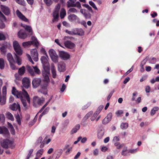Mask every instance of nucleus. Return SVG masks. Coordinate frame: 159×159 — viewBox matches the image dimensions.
Masks as SVG:
<instances>
[{"instance_id":"f257e3e1","label":"nucleus","mask_w":159,"mask_h":159,"mask_svg":"<svg viewBox=\"0 0 159 159\" xmlns=\"http://www.w3.org/2000/svg\"><path fill=\"white\" fill-rule=\"evenodd\" d=\"M12 94L17 98H20L24 107H27V102L30 103V99L27 92L23 89L22 91H18L14 87H13Z\"/></svg>"},{"instance_id":"f03ea898","label":"nucleus","mask_w":159,"mask_h":159,"mask_svg":"<svg viewBox=\"0 0 159 159\" xmlns=\"http://www.w3.org/2000/svg\"><path fill=\"white\" fill-rule=\"evenodd\" d=\"M44 70V72H43L42 75L44 78V80L46 82V84L44 85L41 86L42 90H41V92L44 94H46L47 93L46 89L48 84L50 81L48 76L49 72V69H45Z\"/></svg>"},{"instance_id":"7ed1b4c3","label":"nucleus","mask_w":159,"mask_h":159,"mask_svg":"<svg viewBox=\"0 0 159 159\" xmlns=\"http://www.w3.org/2000/svg\"><path fill=\"white\" fill-rule=\"evenodd\" d=\"M33 105L35 107H37L42 105L45 100L43 98L39 97L38 96H34L33 98Z\"/></svg>"},{"instance_id":"20e7f679","label":"nucleus","mask_w":159,"mask_h":159,"mask_svg":"<svg viewBox=\"0 0 159 159\" xmlns=\"http://www.w3.org/2000/svg\"><path fill=\"white\" fill-rule=\"evenodd\" d=\"M61 6L60 4H57L55 6L54 9L52 14L53 17L52 20V22L54 23L58 21L59 16V12L60 8Z\"/></svg>"},{"instance_id":"39448f33","label":"nucleus","mask_w":159,"mask_h":159,"mask_svg":"<svg viewBox=\"0 0 159 159\" xmlns=\"http://www.w3.org/2000/svg\"><path fill=\"white\" fill-rule=\"evenodd\" d=\"M13 45L14 50L17 56H21L23 53V51L20 45L16 41H14L13 42Z\"/></svg>"},{"instance_id":"423d86ee","label":"nucleus","mask_w":159,"mask_h":159,"mask_svg":"<svg viewBox=\"0 0 159 159\" xmlns=\"http://www.w3.org/2000/svg\"><path fill=\"white\" fill-rule=\"evenodd\" d=\"M76 1V0H69L66 3L67 7H75L78 9H80L81 7V4L79 1L75 2Z\"/></svg>"},{"instance_id":"0eeeda50","label":"nucleus","mask_w":159,"mask_h":159,"mask_svg":"<svg viewBox=\"0 0 159 159\" xmlns=\"http://www.w3.org/2000/svg\"><path fill=\"white\" fill-rule=\"evenodd\" d=\"M35 72L32 67L29 66H26V68L27 71L32 76H34L35 74L39 75L41 73V72L39 68L36 66H33Z\"/></svg>"},{"instance_id":"6e6552de","label":"nucleus","mask_w":159,"mask_h":159,"mask_svg":"<svg viewBox=\"0 0 159 159\" xmlns=\"http://www.w3.org/2000/svg\"><path fill=\"white\" fill-rule=\"evenodd\" d=\"M48 59V57L47 55L45 56H42L40 58V60L43 65V68L44 70L48 69L49 64Z\"/></svg>"},{"instance_id":"1a4fd4ad","label":"nucleus","mask_w":159,"mask_h":159,"mask_svg":"<svg viewBox=\"0 0 159 159\" xmlns=\"http://www.w3.org/2000/svg\"><path fill=\"white\" fill-rule=\"evenodd\" d=\"M49 54L53 62L57 63L58 61V57L55 51L52 49L49 51Z\"/></svg>"},{"instance_id":"9d476101","label":"nucleus","mask_w":159,"mask_h":159,"mask_svg":"<svg viewBox=\"0 0 159 159\" xmlns=\"http://www.w3.org/2000/svg\"><path fill=\"white\" fill-rule=\"evenodd\" d=\"M69 14L67 18L70 21L72 22L79 23L80 19L76 15L73 14Z\"/></svg>"},{"instance_id":"9b49d317","label":"nucleus","mask_w":159,"mask_h":159,"mask_svg":"<svg viewBox=\"0 0 159 159\" xmlns=\"http://www.w3.org/2000/svg\"><path fill=\"white\" fill-rule=\"evenodd\" d=\"M41 80L39 78H35L32 81V84L33 88H36L40 84Z\"/></svg>"},{"instance_id":"f8f14e48","label":"nucleus","mask_w":159,"mask_h":159,"mask_svg":"<svg viewBox=\"0 0 159 159\" xmlns=\"http://www.w3.org/2000/svg\"><path fill=\"white\" fill-rule=\"evenodd\" d=\"M30 52L31 56L34 60L35 61H37L38 60V54L37 49H31Z\"/></svg>"},{"instance_id":"ddd939ff","label":"nucleus","mask_w":159,"mask_h":159,"mask_svg":"<svg viewBox=\"0 0 159 159\" xmlns=\"http://www.w3.org/2000/svg\"><path fill=\"white\" fill-rule=\"evenodd\" d=\"M59 56L61 59L64 60L68 59L70 57V55L68 53L63 51L59 52Z\"/></svg>"},{"instance_id":"4468645a","label":"nucleus","mask_w":159,"mask_h":159,"mask_svg":"<svg viewBox=\"0 0 159 159\" xmlns=\"http://www.w3.org/2000/svg\"><path fill=\"white\" fill-rule=\"evenodd\" d=\"M0 8L2 11L7 16L9 15L11 12V10L8 7L2 5H0Z\"/></svg>"},{"instance_id":"2eb2a0df","label":"nucleus","mask_w":159,"mask_h":159,"mask_svg":"<svg viewBox=\"0 0 159 159\" xmlns=\"http://www.w3.org/2000/svg\"><path fill=\"white\" fill-rule=\"evenodd\" d=\"M58 70L60 72L65 71L66 70V65L63 61H61L58 63Z\"/></svg>"},{"instance_id":"dca6fc26","label":"nucleus","mask_w":159,"mask_h":159,"mask_svg":"<svg viewBox=\"0 0 159 159\" xmlns=\"http://www.w3.org/2000/svg\"><path fill=\"white\" fill-rule=\"evenodd\" d=\"M23 86L26 88H28L30 85V81L27 78H24L22 81Z\"/></svg>"},{"instance_id":"f3484780","label":"nucleus","mask_w":159,"mask_h":159,"mask_svg":"<svg viewBox=\"0 0 159 159\" xmlns=\"http://www.w3.org/2000/svg\"><path fill=\"white\" fill-rule=\"evenodd\" d=\"M16 14L18 17L22 20L26 22L29 21L28 19L26 18L18 10H16Z\"/></svg>"},{"instance_id":"a211bd4d","label":"nucleus","mask_w":159,"mask_h":159,"mask_svg":"<svg viewBox=\"0 0 159 159\" xmlns=\"http://www.w3.org/2000/svg\"><path fill=\"white\" fill-rule=\"evenodd\" d=\"M112 117V114L111 112L109 113L102 120V123L104 124L108 123L111 120Z\"/></svg>"},{"instance_id":"6ab92c4d","label":"nucleus","mask_w":159,"mask_h":159,"mask_svg":"<svg viewBox=\"0 0 159 159\" xmlns=\"http://www.w3.org/2000/svg\"><path fill=\"white\" fill-rule=\"evenodd\" d=\"M64 44L66 48L69 49H73L75 47V44L70 41L65 42Z\"/></svg>"},{"instance_id":"aec40b11","label":"nucleus","mask_w":159,"mask_h":159,"mask_svg":"<svg viewBox=\"0 0 159 159\" xmlns=\"http://www.w3.org/2000/svg\"><path fill=\"white\" fill-rule=\"evenodd\" d=\"M18 37L21 39H25L27 37V35L23 30H20L18 34Z\"/></svg>"},{"instance_id":"412c9836","label":"nucleus","mask_w":159,"mask_h":159,"mask_svg":"<svg viewBox=\"0 0 159 159\" xmlns=\"http://www.w3.org/2000/svg\"><path fill=\"white\" fill-rule=\"evenodd\" d=\"M1 134H3V135L6 137H8L9 135V133L7 129L3 126L2 127L1 130Z\"/></svg>"},{"instance_id":"4be33fe9","label":"nucleus","mask_w":159,"mask_h":159,"mask_svg":"<svg viewBox=\"0 0 159 159\" xmlns=\"http://www.w3.org/2000/svg\"><path fill=\"white\" fill-rule=\"evenodd\" d=\"M74 30L75 35L77 34L80 36H82L84 34V32L83 29L76 28Z\"/></svg>"},{"instance_id":"5701e85b","label":"nucleus","mask_w":159,"mask_h":159,"mask_svg":"<svg viewBox=\"0 0 159 159\" xmlns=\"http://www.w3.org/2000/svg\"><path fill=\"white\" fill-rule=\"evenodd\" d=\"M20 75L19 73H16L15 75V77L16 79L15 82L17 84H19V81H20L21 80L22 78Z\"/></svg>"},{"instance_id":"b1692460","label":"nucleus","mask_w":159,"mask_h":159,"mask_svg":"<svg viewBox=\"0 0 159 159\" xmlns=\"http://www.w3.org/2000/svg\"><path fill=\"white\" fill-rule=\"evenodd\" d=\"M11 110L13 111H16L18 110L19 111L20 110V107L19 105L14 103L11 105L10 107Z\"/></svg>"},{"instance_id":"393cba45","label":"nucleus","mask_w":159,"mask_h":159,"mask_svg":"<svg viewBox=\"0 0 159 159\" xmlns=\"http://www.w3.org/2000/svg\"><path fill=\"white\" fill-rule=\"evenodd\" d=\"M104 130L101 129L98 131V138L99 139H101L103 136L104 134Z\"/></svg>"},{"instance_id":"a878e982","label":"nucleus","mask_w":159,"mask_h":159,"mask_svg":"<svg viewBox=\"0 0 159 159\" xmlns=\"http://www.w3.org/2000/svg\"><path fill=\"white\" fill-rule=\"evenodd\" d=\"M7 57L8 60L9 62V63H15L14 60V59L12 56L11 54L10 53H8L7 55Z\"/></svg>"},{"instance_id":"bb28decb","label":"nucleus","mask_w":159,"mask_h":159,"mask_svg":"<svg viewBox=\"0 0 159 159\" xmlns=\"http://www.w3.org/2000/svg\"><path fill=\"white\" fill-rule=\"evenodd\" d=\"M51 70L53 78H56L57 76L56 70L55 68V66L53 64H52L51 65Z\"/></svg>"},{"instance_id":"cd10ccee","label":"nucleus","mask_w":159,"mask_h":159,"mask_svg":"<svg viewBox=\"0 0 159 159\" xmlns=\"http://www.w3.org/2000/svg\"><path fill=\"white\" fill-rule=\"evenodd\" d=\"M74 7H72L70 8L67 11L68 14H71V13H76L78 12V11Z\"/></svg>"},{"instance_id":"c85d7f7f","label":"nucleus","mask_w":159,"mask_h":159,"mask_svg":"<svg viewBox=\"0 0 159 159\" xmlns=\"http://www.w3.org/2000/svg\"><path fill=\"white\" fill-rule=\"evenodd\" d=\"M66 11L65 10L62 8L61 9L60 13V16L61 19L63 18L66 15Z\"/></svg>"},{"instance_id":"c756f323","label":"nucleus","mask_w":159,"mask_h":159,"mask_svg":"<svg viewBox=\"0 0 159 159\" xmlns=\"http://www.w3.org/2000/svg\"><path fill=\"white\" fill-rule=\"evenodd\" d=\"M80 125H77L71 130V133L72 134H74L76 133L77 131L80 129Z\"/></svg>"},{"instance_id":"7c9ffc66","label":"nucleus","mask_w":159,"mask_h":159,"mask_svg":"<svg viewBox=\"0 0 159 159\" xmlns=\"http://www.w3.org/2000/svg\"><path fill=\"white\" fill-rule=\"evenodd\" d=\"M128 126V123L126 122H122L120 125V127L122 129H126Z\"/></svg>"},{"instance_id":"2f4dec72","label":"nucleus","mask_w":159,"mask_h":159,"mask_svg":"<svg viewBox=\"0 0 159 159\" xmlns=\"http://www.w3.org/2000/svg\"><path fill=\"white\" fill-rule=\"evenodd\" d=\"M15 58L16 61V62L18 65H21V60L20 57L18 56L16 54H15Z\"/></svg>"},{"instance_id":"473e14b6","label":"nucleus","mask_w":159,"mask_h":159,"mask_svg":"<svg viewBox=\"0 0 159 159\" xmlns=\"http://www.w3.org/2000/svg\"><path fill=\"white\" fill-rule=\"evenodd\" d=\"M6 116L7 117L9 120H11L13 121L14 120V118L10 112H8L6 114Z\"/></svg>"},{"instance_id":"72a5a7b5","label":"nucleus","mask_w":159,"mask_h":159,"mask_svg":"<svg viewBox=\"0 0 159 159\" xmlns=\"http://www.w3.org/2000/svg\"><path fill=\"white\" fill-rule=\"evenodd\" d=\"M31 39L32 41L31 42L32 43V44H34L36 46H37L39 44L37 39L35 37H32Z\"/></svg>"},{"instance_id":"f704fd0d","label":"nucleus","mask_w":159,"mask_h":159,"mask_svg":"<svg viewBox=\"0 0 159 159\" xmlns=\"http://www.w3.org/2000/svg\"><path fill=\"white\" fill-rule=\"evenodd\" d=\"M22 26H23L25 30L28 31L29 33H32V29L31 26L29 25H22Z\"/></svg>"},{"instance_id":"c9c22d12","label":"nucleus","mask_w":159,"mask_h":159,"mask_svg":"<svg viewBox=\"0 0 159 159\" xmlns=\"http://www.w3.org/2000/svg\"><path fill=\"white\" fill-rule=\"evenodd\" d=\"M63 152V150L61 149H58L57 150V156L56 157L55 159H58L60 157Z\"/></svg>"},{"instance_id":"e433bc0d","label":"nucleus","mask_w":159,"mask_h":159,"mask_svg":"<svg viewBox=\"0 0 159 159\" xmlns=\"http://www.w3.org/2000/svg\"><path fill=\"white\" fill-rule=\"evenodd\" d=\"M25 68L24 66H22L18 70V73L21 75L24 74L25 72Z\"/></svg>"},{"instance_id":"4c0bfd02","label":"nucleus","mask_w":159,"mask_h":159,"mask_svg":"<svg viewBox=\"0 0 159 159\" xmlns=\"http://www.w3.org/2000/svg\"><path fill=\"white\" fill-rule=\"evenodd\" d=\"M158 109V107H157L153 108L151 110V116L154 115L155 114L156 111H157Z\"/></svg>"},{"instance_id":"58836bf2","label":"nucleus","mask_w":159,"mask_h":159,"mask_svg":"<svg viewBox=\"0 0 159 159\" xmlns=\"http://www.w3.org/2000/svg\"><path fill=\"white\" fill-rule=\"evenodd\" d=\"M31 44H32V43L31 41H28L23 42L22 44L23 46L25 48L28 47Z\"/></svg>"},{"instance_id":"ea45409f","label":"nucleus","mask_w":159,"mask_h":159,"mask_svg":"<svg viewBox=\"0 0 159 159\" xmlns=\"http://www.w3.org/2000/svg\"><path fill=\"white\" fill-rule=\"evenodd\" d=\"M93 114L92 111H90L87 113L86 115L84 116L83 118V120L85 121L86 120Z\"/></svg>"},{"instance_id":"a19ab883","label":"nucleus","mask_w":159,"mask_h":159,"mask_svg":"<svg viewBox=\"0 0 159 159\" xmlns=\"http://www.w3.org/2000/svg\"><path fill=\"white\" fill-rule=\"evenodd\" d=\"M5 66V63L3 59L2 58H0V68L1 69H4Z\"/></svg>"},{"instance_id":"79ce46f5","label":"nucleus","mask_w":159,"mask_h":159,"mask_svg":"<svg viewBox=\"0 0 159 159\" xmlns=\"http://www.w3.org/2000/svg\"><path fill=\"white\" fill-rule=\"evenodd\" d=\"M43 152V149H41L39 150L37 152L36 154V156H38L40 157L42 155Z\"/></svg>"},{"instance_id":"37998d69","label":"nucleus","mask_w":159,"mask_h":159,"mask_svg":"<svg viewBox=\"0 0 159 159\" xmlns=\"http://www.w3.org/2000/svg\"><path fill=\"white\" fill-rule=\"evenodd\" d=\"M0 50L2 53L4 54L6 52V47L5 45H3L0 48Z\"/></svg>"},{"instance_id":"c03bdc74","label":"nucleus","mask_w":159,"mask_h":159,"mask_svg":"<svg viewBox=\"0 0 159 159\" xmlns=\"http://www.w3.org/2000/svg\"><path fill=\"white\" fill-rule=\"evenodd\" d=\"M123 113V111L122 110H119L117 111L115 113L117 117L120 116Z\"/></svg>"},{"instance_id":"a18cd8bd","label":"nucleus","mask_w":159,"mask_h":159,"mask_svg":"<svg viewBox=\"0 0 159 159\" xmlns=\"http://www.w3.org/2000/svg\"><path fill=\"white\" fill-rule=\"evenodd\" d=\"M16 119V121L19 125L21 124V121L20 118V116L19 114H17L15 116Z\"/></svg>"},{"instance_id":"49530a36","label":"nucleus","mask_w":159,"mask_h":159,"mask_svg":"<svg viewBox=\"0 0 159 159\" xmlns=\"http://www.w3.org/2000/svg\"><path fill=\"white\" fill-rule=\"evenodd\" d=\"M98 115V114L96 112H95L91 118V120L92 121H94L96 119L97 116Z\"/></svg>"},{"instance_id":"de8ad7c7","label":"nucleus","mask_w":159,"mask_h":159,"mask_svg":"<svg viewBox=\"0 0 159 159\" xmlns=\"http://www.w3.org/2000/svg\"><path fill=\"white\" fill-rule=\"evenodd\" d=\"M6 38V37L3 33L0 32V40H4Z\"/></svg>"},{"instance_id":"09e8293b","label":"nucleus","mask_w":159,"mask_h":159,"mask_svg":"<svg viewBox=\"0 0 159 159\" xmlns=\"http://www.w3.org/2000/svg\"><path fill=\"white\" fill-rule=\"evenodd\" d=\"M44 1L48 6L51 5L52 2V0H44Z\"/></svg>"},{"instance_id":"8fccbe9b","label":"nucleus","mask_w":159,"mask_h":159,"mask_svg":"<svg viewBox=\"0 0 159 159\" xmlns=\"http://www.w3.org/2000/svg\"><path fill=\"white\" fill-rule=\"evenodd\" d=\"M114 145L116 147V148L118 149H120L121 148L122 146L118 142H116L114 143Z\"/></svg>"},{"instance_id":"3c124183","label":"nucleus","mask_w":159,"mask_h":159,"mask_svg":"<svg viewBox=\"0 0 159 159\" xmlns=\"http://www.w3.org/2000/svg\"><path fill=\"white\" fill-rule=\"evenodd\" d=\"M15 63H10V66L11 69L13 70H16L17 69V68L16 67V66L14 65Z\"/></svg>"},{"instance_id":"603ef678","label":"nucleus","mask_w":159,"mask_h":159,"mask_svg":"<svg viewBox=\"0 0 159 159\" xmlns=\"http://www.w3.org/2000/svg\"><path fill=\"white\" fill-rule=\"evenodd\" d=\"M2 146L5 148H7L8 147V145L6 141H3L1 144Z\"/></svg>"},{"instance_id":"864d4df0","label":"nucleus","mask_w":159,"mask_h":159,"mask_svg":"<svg viewBox=\"0 0 159 159\" xmlns=\"http://www.w3.org/2000/svg\"><path fill=\"white\" fill-rule=\"evenodd\" d=\"M89 4L95 10H98V8L96 7L95 4L93 2H89Z\"/></svg>"},{"instance_id":"5fc2aeb1","label":"nucleus","mask_w":159,"mask_h":159,"mask_svg":"<svg viewBox=\"0 0 159 159\" xmlns=\"http://www.w3.org/2000/svg\"><path fill=\"white\" fill-rule=\"evenodd\" d=\"M120 140V138L118 136H115L113 139V142L115 143L116 142H117L118 141Z\"/></svg>"},{"instance_id":"6e6d98bb","label":"nucleus","mask_w":159,"mask_h":159,"mask_svg":"<svg viewBox=\"0 0 159 159\" xmlns=\"http://www.w3.org/2000/svg\"><path fill=\"white\" fill-rule=\"evenodd\" d=\"M26 56L27 57L29 61L31 62L32 64H34V62L32 60V59L30 55L28 54L27 53L26 54Z\"/></svg>"},{"instance_id":"4d7b16f0","label":"nucleus","mask_w":159,"mask_h":159,"mask_svg":"<svg viewBox=\"0 0 159 159\" xmlns=\"http://www.w3.org/2000/svg\"><path fill=\"white\" fill-rule=\"evenodd\" d=\"M66 32L70 35H75L74 33V30H72L71 31L68 30H66Z\"/></svg>"},{"instance_id":"13d9d810","label":"nucleus","mask_w":159,"mask_h":159,"mask_svg":"<svg viewBox=\"0 0 159 159\" xmlns=\"http://www.w3.org/2000/svg\"><path fill=\"white\" fill-rule=\"evenodd\" d=\"M103 108V106H100L95 112L99 114Z\"/></svg>"},{"instance_id":"bf43d9fd","label":"nucleus","mask_w":159,"mask_h":159,"mask_svg":"<svg viewBox=\"0 0 159 159\" xmlns=\"http://www.w3.org/2000/svg\"><path fill=\"white\" fill-rule=\"evenodd\" d=\"M147 61V58L144 59L141 62L140 66H143L146 63Z\"/></svg>"},{"instance_id":"052dcab7","label":"nucleus","mask_w":159,"mask_h":159,"mask_svg":"<svg viewBox=\"0 0 159 159\" xmlns=\"http://www.w3.org/2000/svg\"><path fill=\"white\" fill-rule=\"evenodd\" d=\"M157 60L156 58L153 57L150 59V63L151 64H154L156 62Z\"/></svg>"},{"instance_id":"680f3d73","label":"nucleus","mask_w":159,"mask_h":159,"mask_svg":"<svg viewBox=\"0 0 159 159\" xmlns=\"http://www.w3.org/2000/svg\"><path fill=\"white\" fill-rule=\"evenodd\" d=\"M33 151V149H31L30 150L29 153L26 157V159H29Z\"/></svg>"},{"instance_id":"e2e57ef3","label":"nucleus","mask_w":159,"mask_h":159,"mask_svg":"<svg viewBox=\"0 0 159 159\" xmlns=\"http://www.w3.org/2000/svg\"><path fill=\"white\" fill-rule=\"evenodd\" d=\"M72 147H71L67 149V150L66 151V153L67 154H68L70 153V152L72 151Z\"/></svg>"},{"instance_id":"0e129e2a","label":"nucleus","mask_w":159,"mask_h":159,"mask_svg":"<svg viewBox=\"0 0 159 159\" xmlns=\"http://www.w3.org/2000/svg\"><path fill=\"white\" fill-rule=\"evenodd\" d=\"M98 150L97 149H95L93 151V154L94 156H96L98 155Z\"/></svg>"},{"instance_id":"69168bd1","label":"nucleus","mask_w":159,"mask_h":159,"mask_svg":"<svg viewBox=\"0 0 159 159\" xmlns=\"http://www.w3.org/2000/svg\"><path fill=\"white\" fill-rule=\"evenodd\" d=\"M150 90V88L149 86H147L145 87V91L146 93H149Z\"/></svg>"},{"instance_id":"338daca9","label":"nucleus","mask_w":159,"mask_h":159,"mask_svg":"<svg viewBox=\"0 0 159 159\" xmlns=\"http://www.w3.org/2000/svg\"><path fill=\"white\" fill-rule=\"evenodd\" d=\"M138 151L137 148L135 149H132L129 150V152L131 153H134Z\"/></svg>"},{"instance_id":"774afa93","label":"nucleus","mask_w":159,"mask_h":159,"mask_svg":"<svg viewBox=\"0 0 159 159\" xmlns=\"http://www.w3.org/2000/svg\"><path fill=\"white\" fill-rule=\"evenodd\" d=\"M40 52L43 54L45 55H47L45 49L43 48H42L40 49Z\"/></svg>"}]
</instances>
